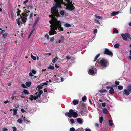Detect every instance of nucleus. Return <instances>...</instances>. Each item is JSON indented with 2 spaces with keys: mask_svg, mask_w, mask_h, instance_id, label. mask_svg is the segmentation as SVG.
<instances>
[{
  "mask_svg": "<svg viewBox=\"0 0 131 131\" xmlns=\"http://www.w3.org/2000/svg\"><path fill=\"white\" fill-rule=\"evenodd\" d=\"M51 22H52V25L53 26V28H50V30L49 32V35L50 36L53 35L57 34L55 30H57V29L59 28V25L61 24L60 21L56 19Z\"/></svg>",
  "mask_w": 131,
  "mask_h": 131,
  "instance_id": "obj_2",
  "label": "nucleus"
},
{
  "mask_svg": "<svg viewBox=\"0 0 131 131\" xmlns=\"http://www.w3.org/2000/svg\"><path fill=\"white\" fill-rule=\"evenodd\" d=\"M31 71L32 72V73L34 74H35L36 73V71L33 69H32Z\"/></svg>",
  "mask_w": 131,
  "mask_h": 131,
  "instance_id": "obj_43",
  "label": "nucleus"
},
{
  "mask_svg": "<svg viewBox=\"0 0 131 131\" xmlns=\"http://www.w3.org/2000/svg\"><path fill=\"white\" fill-rule=\"evenodd\" d=\"M21 21L23 23L26 22V20L27 19V18L24 17H21Z\"/></svg>",
  "mask_w": 131,
  "mask_h": 131,
  "instance_id": "obj_17",
  "label": "nucleus"
},
{
  "mask_svg": "<svg viewBox=\"0 0 131 131\" xmlns=\"http://www.w3.org/2000/svg\"><path fill=\"white\" fill-rule=\"evenodd\" d=\"M100 64L101 67H98L99 69H104V68L107 67L109 65L108 60L104 59H103L100 61Z\"/></svg>",
  "mask_w": 131,
  "mask_h": 131,
  "instance_id": "obj_3",
  "label": "nucleus"
},
{
  "mask_svg": "<svg viewBox=\"0 0 131 131\" xmlns=\"http://www.w3.org/2000/svg\"><path fill=\"white\" fill-rule=\"evenodd\" d=\"M55 3V5L51 8L52 13L56 16L59 14L57 8L61 6V4H63L66 6V9L68 10L72 11L75 8L72 3L70 0H54Z\"/></svg>",
  "mask_w": 131,
  "mask_h": 131,
  "instance_id": "obj_1",
  "label": "nucleus"
},
{
  "mask_svg": "<svg viewBox=\"0 0 131 131\" xmlns=\"http://www.w3.org/2000/svg\"><path fill=\"white\" fill-rule=\"evenodd\" d=\"M119 46V44L118 43H117L114 45V47L115 48H118Z\"/></svg>",
  "mask_w": 131,
  "mask_h": 131,
  "instance_id": "obj_31",
  "label": "nucleus"
},
{
  "mask_svg": "<svg viewBox=\"0 0 131 131\" xmlns=\"http://www.w3.org/2000/svg\"><path fill=\"white\" fill-rule=\"evenodd\" d=\"M20 18H19V19H18L17 20V23L18 25H20Z\"/></svg>",
  "mask_w": 131,
  "mask_h": 131,
  "instance_id": "obj_47",
  "label": "nucleus"
},
{
  "mask_svg": "<svg viewBox=\"0 0 131 131\" xmlns=\"http://www.w3.org/2000/svg\"><path fill=\"white\" fill-rule=\"evenodd\" d=\"M25 123L27 124H29L30 123V121L27 120Z\"/></svg>",
  "mask_w": 131,
  "mask_h": 131,
  "instance_id": "obj_53",
  "label": "nucleus"
},
{
  "mask_svg": "<svg viewBox=\"0 0 131 131\" xmlns=\"http://www.w3.org/2000/svg\"><path fill=\"white\" fill-rule=\"evenodd\" d=\"M77 122L79 124H82L83 123V120L80 118H78L76 119Z\"/></svg>",
  "mask_w": 131,
  "mask_h": 131,
  "instance_id": "obj_8",
  "label": "nucleus"
},
{
  "mask_svg": "<svg viewBox=\"0 0 131 131\" xmlns=\"http://www.w3.org/2000/svg\"><path fill=\"white\" fill-rule=\"evenodd\" d=\"M129 91H128L127 89H124V93L125 95H126L127 96L129 95L130 93Z\"/></svg>",
  "mask_w": 131,
  "mask_h": 131,
  "instance_id": "obj_10",
  "label": "nucleus"
},
{
  "mask_svg": "<svg viewBox=\"0 0 131 131\" xmlns=\"http://www.w3.org/2000/svg\"><path fill=\"white\" fill-rule=\"evenodd\" d=\"M42 93V90H40L38 93V95L36 94V96L31 95L30 97L29 98V99L31 101H32L33 100H36L40 97V95ZM37 93H36V94Z\"/></svg>",
  "mask_w": 131,
  "mask_h": 131,
  "instance_id": "obj_4",
  "label": "nucleus"
},
{
  "mask_svg": "<svg viewBox=\"0 0 131 131\" xmlns=\"http://www.w3.org/2000/svg\"><path fill=\"white\" fill-rule=\"evenodd\" d=\"M108 111L107 110L106 108H104L103 110V112L104 114H107L108 113Z\"/></svg>",
  "mask_w": 131,
  "mask_h": 131,
  "instance_id": "obj_14",
  "label": "nucleus"
},
{
  "mask_svg": "<svg viewBox=\"0 0 131 131\" xmlns=\"http://www.w3.org/2000/svg\"><path fill=\"white\" fill-rule=\"evenodd\" d=\"M95 16L97 18L99 19H101L102 18V17L101 16H97L96 15H95Z\"/></svg>",
  "mask_w": 131,
  "mask_h": 131,
  "instance_id": "obj_46",
  "label": "nucleus"
},
{
  "mask_svg": "<svg viewBox=\"0 0 131 131\" xmlns=\"http://www.w3.org/2000/svg\"><path fill=\"white\" fill-rule=\"evenodd\" d=\"M104 53L105 54H107L108 55L111 56H113L112 53L110 51L109 49L107 48L105 49V51H104Z\"/></svg>",
  "mask_w": 131,
  "mask_h": 131,
  "instance_id": "obj_5",
  "label": "nucleus"
},
{
  "mask_svg": "<svg viewBox=\"0 0 131 131\" xmlns=\"http://www.w3.org/2000/svg\"><path fill=\"white\" fill-rule=\"evenodd\" d=\"M54 69V67L52 66H50L48 68V69L51 70H53Z\"/></svg>",
  "mask_w": 131,
  "mask_h": 131,
  "instance_id": "obj_42",
  "label": "nucleus"
},
{
  "mask_svg": "<svg viewBox=\"0 0 131 131\" xmlns=\"http://www.w3.org/2000/svg\"><path fill=\"white\" fill-rule=\"evenodd\" d=\"M86 100V97L85 96H84L82 98V100L83 102H85Z\"/></svg>",
  "mask_w": 131,
  "mask_h": 131,
  "instance_id": "obj_29",
  "label": "nucleus"
},
{
  "mask_svg": "<svg viewBox=\"0 0 131 131\" xmlns=\"http://www.w3.org/2000/svg\"><path fill=\"white\" fill-rule=\"evenodd\" d=\"M34 30V28L33 30H32L30 32L29 35V36H28V38H29L30 36H31V35L32 34V33Z\"/></svg>",
  "mask_w": 131,
  "mask_h": 131,
  "instance_id": "obj_40",
  "label": "nucleus"
},
{
  "mask_svg": "<svg viewBox=\"0 0 131 131\" xmlns=\"http://www.w3.org/2000/svg\"><path fill=\"white\" fill-rule=\"evenodd\" d=\"M57 61L56 60H55L54 58H53L52 59V62L53 63H55Z\"/></svg>",
  "mask_w": 131,
  "mask_h": 131,
  "instance_id": "obj_56",
  "label": "nucleus"
},
{
  "mask_svg": "<svg viewBox=\"0 0 131 131\" xmlns=\"http://www.w3.org/2000/svg\"><path fill=\"white\" fill-rule=\"evenodd\" d=\"M31 58L34 60H36V57L35 56H34L32 54V53L31 54Z\"/></svg>",
  "mask_w": 131,
  "mask_h": 131,
  "instance_id": "obj_34",
  "label": "nucleus"
},
{
  "mask_svg": "<svg viewBox=\"0 0 131 131\" xmlns=\"http://www.w3.org/2000/svg\"><path fill=\"white\" fill-rule=\"evenodd\" d=\"M73 104L74 105H75L78 104V101L77 100H74L73 101Z\"/></svg>",
  "mask_w": 131,
  "mask_h": 131,
  "instance_id": "obj_30",
  "label": "nucleus"
},
{
  "mask_svg": "<svg viewBox=\"0 0 131 131\" xmlns=\"http://www.w3.org/2000/svg\"><path fill=\"white\" fill-rule=\"evenodd\" d=\"M8 35L7 33L4 34L2 37V38L4 39L6 38L7 37Z\"/></svg>",
  "mask_w": 131,
  "mask_h": 131,
  "instance_id": "obj_24",
  "label": "nucleus"
},
{
  "mask_svg": "<svg viewBox=\"0 0 131 131\" xmlns=\"http://www.w3.org/2000/svg\"><path fill=\"white\" fill-rule=\"evenodd\" d=\"M65 115L66 116L67 115L68 116L69 118H71L72 117V114L70 112L66 113H65Z\"/></svg>",
  "mask_w": 131,
  "mask_h": 131,
  "instance_id": "obj_11",
  "label": "nucleus"
},
{
  "mask_svg": "<svg viewBox=\"0 0 131 131\" xmlns=\"http://www.w3.org/2000/svg\"><path fill=\"white\" fill-rule=\"evenodd\" d=\"M97 30L96 29H95L93 31V34H96L97 33Z\"/></svg>",
  "mask_w": 131,
  "mask_h": 131,
  "instance_id": "obj_51",
  "label": "nucleus"
},
{
  "mask_svg": "<svg viewBox=\"0 0 131 131\" xmlns=\"http://www.w3.org/2000/svg\"><path fill=\"white\" fill-rule=\"evenodd\" d=\"M29 12H30V11H28L26 12V13H22V15L23 16H25L26 17L28 15V14Z\"/></svg>",
  "mask_w": 131,
  "mask_h": 131,
  "instance_id": "obj_16",
  "label": "nucleus"
},
{
  "mask_svg": "<svg viewBox=\"0 0 131 131\" xmlns=\"http://www.w3.org/2000/svg\"><path fill=\"white\" fill-rule=\"evenodd\" d=\"M95 22L96 23H97L99 24H100V22H99L98 20L97 19H95L94 20Z\"/></svg>",
  "mask_w": 131,
  "mask_h": 131,
  "instance_id": "obj_45",
  "label": "nucleus"
},
{
  "mask_svg": "<svg viewBox=\"0 0 131 131\" xmlns=\"http://www.w3.org/2000/svg\"><path fill=\"white\" fill-rule=\"evenodd\" d=\"M103 119V117H100L99 118V122L100 123H102Z\"/></svg>",
  "mask_w": 131,
  "mask_h": 131,
  "instance_id": "obj_32",
  "label": "nucleus"
},
{
  "mask_svg": "<svg viewBox=\"0 0 131 131\" xmlns=\"http://www.w3.org/2000/svg\"><path fill=\"white\" fill-rule=\"evenodd\" d=\"M37 87L39 89H41L42 88L41 86L39 85H38Z\"/></svg>",
  "mask_w": 131,
  "mask_h": 131,
  "instance_id": "obj_52",
  "label": "nucleus"
},
{
  "mask_svg": "<svg viewBox=\"0 0 131 131\" xmlns=\"http://www.w3.org/2000/svg\"><path fill=\"white\" fill-rule=\"evenodd\" d=\"M39 18H37L36 20L35 21L34 24H33V25L32 26L33 27V28L34 27H35V26H36V25L37 24L38 21L39 20Z\"/></svg>",
  "mask_w": 131,
  "mask_h": 131,
  "instance_id": "obj_21",
  "label": "nucleus"
},
{
  "mask_svg": "<svg viewBox=\"0 0 131 131\" xmlns=\"http://www.w3.org/2000/svg\"><path fill=\"white\" fill-rule=\"evenodd\" d=\"M119 81H116L115 82V84L116 85H118L119 84Z\"/></svg>",
  "mask_w": 131,
  "mask_h": 131,
  "instance_id": "obj_59",
  "label": "nucleus"
},
{
  "mask_svg": "<svg viewBox=\"0 0 131 131\" xmlns=\"http://www.w3.org/2000/svg\"><path fill=\"white\" fill-rule=\"evenodd\" d=\"M85 131H91V130L90 129L87 128L85 129Z\"/></svg>",
  "mask_w": 131,
  "mask_h": 131,
  "instance_id": "obj_55",
  "label": "nucleus"
},
{
  "mask_svg": "<svg viewBox=\"0 0 131 131\" xmlns=\"http://www.w3.org/2000/svg\"><path fill=\"white\" fill-rule=\"evenodd\" d=\"M119 13V12L118 11L113 12L111 13V16H114L118 15Z\"/></svg>",
  "mask_w": 131,
  "mask_h": 131,
  "instance_id": "obj_12",
  "label": "nucleus"
},
{
  "mask_svg": "<svg viewBox=\"0 0 131 131\" xmlns=\"http://www.w3.org/2000/svg\"><path fill=\"white\" fill-rule=\"evenodd\" d=\"M113 32L114 34H118V30L115 28H114L113 29Z\"/></svg>",
  "mask_w": 131,
  "mask_h": 131,
  "instance_id": "obj_20",
  "label": "nucleus"
},
{
  "mask_svg": "<svg viewBox=\"0 0 131 131\" xmlns=\"http://www.w3.org/2000/svg\"><path fill=\"white\" fill-rule=\"evenodd\" d=\"M108 123L110 126H112L113 124V123L112 120H109L108 121Z\"/></svg>",
  "mask_w": 131,
  "mask_h": 131,
  "instance_id": "obj_26",
  "label": "nucleus"
},
{
  "mask_svg": "<svg viewBox=\"0 0 131 131\" xmlns=\"http://www.w3.org/2000/svg\"><path fill=\"white\" fill-rule=\"evenodd\" d=\"M60 14L62 16H63L64 15L65 13L64 11L61 10L60 12Z\"/></svg>",
  "mask_w": 131,
  "mask_h": 131,
  "instance_id": "obj_33",
  "label": "nucleus"
},
{
  "mask_svg": "<svg viewBox=\"0 0 131 131\" xmlns=\"http://www.w3.org/2000/svg\"><path fill=\"white\" fill-rule=\"evenodd\" d=\"M17 122L19 124L23 122V120L22 119L21 117L20 118L18 119L17 120Z\"/></svg>",
  "mask_w": 131,
  "mask_h": 131,
  "instance_id": "obj_23",
  "label": "nucleus"
},
{
  "mask_svg": "<svg viewBox=\"0 0 131 131\" xmlns=\"http://www.w3.org/2000/svg\"><path fill=\"white\" fill-rule=\"evenodd\" d=\"M83 111H80V113L81 115L82 116L84 115Z\"/></svg>",
  "mask_w": 131,
  "mask_h": 131,
  "instance_id": "obj_61",
  "label": "nucleus"
},
{
  "mask_svg": "<svg viewBox=\"0 0 131 131\" xmlns=\"http://www.w3.org/2000/svg\"><path fill=\"white\" fill-rule=\"evenodd\" d=\"M18 110L17 109H13V116L16 115L17 113Z\"/></svg>",
  "mask_w": 131,
  "mask_h": 131,
  "instance_id": "obj_19",
  "label": "nucleus"
},
{
  "mask_svg": "<svg viewBox=\"0 0 131 131\" xmlns=\"http://www.w3.org/2000/svg\"><path fill=\"white\" fill-rule=\"evenodd\" d=\"M26 85L28 87H29L31 85V83L30 82H27L26 83Z\"/></svg>",
  "mask_w": 131,
  "mask_h": 131,
  "instance_id": "obj_22",
  "label": "nucleus"
},
{
  "mask_svg": "<svg viewBox=\"0 0 131 131\" xmlns=\"http://www.w3.org/2000/svg\"><path fill=\"white\" fill-rule=\"evenodd\" d=\"M77 131H84L83 128H80L76 129Z\"/></svg>",
  "mask_w": 131,
  "mask_h": 131,
  "instance_id": "obj_36",
  "label": "nucleus"
},
{
  "mask_svg": "<svg viewBox=\"0 0 131 131\" xmlns=\"http://www.w3.org/2000/svg\"><path fill=\"white\" fill-rule=\"evenodd\" d=\"M12 128L13 129V131H16L17 128L15 127H13Z\"/></svg>",
  "mask_w": 131,
  "mask_h": 131,
  "instance_id": "obj_58",
  "label": "nucleus"
},
{
  "mask_svg": "<svg viewBox=\"0 0 131 131\" xmlns=\"http://www.w3.org/2000/svg\"><path fill=\"white\" fill-rule=\"evenodd\" d=\"M64 26L66 27H69L71 26V25L69 23H66L64 24Z\"/></svg>",
  "mask_w": 131,
  "mask_h": 131,
  "instance_id": "obj_27",
  "label": "nucleus"
},
{
  "mask_svg": "<svg viewBox=\"0 0 131 131\" xmlns=\"http://www.w3.org/2000/svg\"><path fill=\"white\" fill-rule=\"evenodd\" d=\"M33 14V12H31L30 14V16L29 17V18L31 19L32 16Z\"/></svg>",
  "mask_w": 131,
  "mask_h": 131,
  "instance_id": "obj_39",
  "label": "nucleus"
},
{
  "mask_svg": "<svg viewBox=\"0 0 131 131\" xmlns=\"http://www.w3.org/2000/svg\"><path fill=\"white\" fill-rule=\"evenodd\" d=\"M29 75L31 77H33L34 76V75L32 74V73L31 72H30L29 73Z\"/></svg>",
  "mask_w": 131,
  "mask_h": 131,
  "instance_id": "obj_60",
  "label": "nucleus"
},
{
  "mask_svg": "<svg viewBox=\"0 0 131 131\" xmlns=\"http://www.w3.org/2000/svg\"><path fill=\"white\" fill-rule=\"evenodd\" d=\"M88 73L91 75H94L96 73V72L90 69L88 72Z\"/></svg>",
  "mask_w": 131,
  "mask_h": 131,
  "instance_id": "obj_7",
  "label": "nucleus"
},
{
  "mask_svg": "<svg viewBox=\"0 0 131 131\" xmlns=\"http://www.w3.org/2000/svg\"><path fill=\"white\" fill-rule=\"evenodd\" d=\"M21 86L23 88H27V87H26V86L24 84H21Z\"/></svg>",
  "mask_w": 131,
  "mask_h": 131,
  "instance_id": "obj_48",
  "label": "nucleus"
},
{
  "mask_svg": "<svg viewBox=\"0 0 131 131\" xmlns=\"http://www.w3.org/2000/svg\"><path fill=\"white\" fill-rule=\"evenodd\" d=\"M123 86L122 85H119L118 86V89L120 90H122L123 88Z\"/></svg>",
  "mask_w": 131,
  "mask_h": 131,
  "instance_id": "obj_37",
  "label": "nucleus"
},
{
  "mask_svg": "<svg viewBox=\"0 0 131 131\" xmlns=\"http://www.w3.org/2000/svg\"><path fill=\"white\" fill-rule=\"evenodd\" d=\"M21 118L23 120V121L24 120V121L25 122L27 120L25 119L26 117H24L23 116H21Z\"/></svg>",
  "mask_w": 131,
  "mask_h": 131,
  "instance_id": "obj_38",
  "label": "nucleus"
},
{
  "mask_svg": "<svg viewBox=\"0 0 131 131\" xmlns=\"http://www.w3.org/2000/svg\"><path fill=\"white\" fill-rule=\"evenodd\" d=\"M23 93L25 94H29V92L26 89H24V90L23 91Z\"/></svg>",
  "mask_w": 131,
  "mask_h": 131,
  "instance_id": "obj_25",
  "label": "nucleus"
},
{
  "mask_svg": "<svg viewBox=\"0 0 131 131\" xmlns=\"http://www.w3.org/2000/svg\"><path fill=\"white\" fill-rule=\"evenodd\" d=\"M25 1H24L23 4H26L29 1L28 0H25Z\"/></svg>",
  "mask_w": 131,
  "mask_h": 131,
  "instance_id": "obj_57",
  "label": "nucleus"
},
{
  "mask_svg": "<svg viewBox=\"0 0 131 131\" xmlns=\"http://www.w3.org/2000/svg\"><path fill=\"white\" fill-rule=\"evenodd\" d=\"M127 90L129 92H131V86L128 85L127 88Z\"/></svg>",
  "mask_w": 131,
  "mask_h": 131,
  "instance_id": "obj_28",
  "label": "nucleus"
},
{
  "mask_svg": "<svg viewBox=\"0 0 131 131\" xmlns=\"http://www.w3.org/2000/svg\"><path fill=\"white\" fill-rule=\"evenodd\" d=\"M75 129L74 127H72L70 128L69 131H75Z\"/></svg>",
  "mask_w": 131,
  "mask_h": 131,
  "instance_id": "obj_44",
  "label": "nucleus"
},
{
  "mask_svg": "<svg viewBox=\"0 0 131 131\" xmlns=\"http://www.w3.org/2000/svg\"><path fill=\"white\" fill-rule=\"evenodd\" d=\"M45 37L47 39H48L49 38V35L47 34H46L45 35Z\"/></svg>",
  "mask_w": 131,
  "mask_h": 131,
  "instance_id": "obj_54",
  "label": "nucleus"
},
{
  "mask_svg": "<svg viewBox=\"0 0 131 131\" xmlns=\"http://www.w3.org/2000/svg\"><path fill=\"white\" fill-rule=\"evenodd\" d=\"M102 105L103 107H105L106 106V103H102Z\"/></svg>",
  "mask_w": 131,
  "mask_h": 131,
  "instance_id": "obj_62",
  "label": "nucleus"
},
{
  "mask_svg": "<svg viewBox=\"0 0 131 131\" xmlns=\"http://www.w3.org/2000/svg\"><path fill=\"white\" fill-rule=\"evenodd\" d=\"M66 57L67 59V60L70 59L71 58V57L69 56H66Z\"/></svg>",
  "mask_w": 131,
  "mask_h": 131,
  "instance_id": "obj_64",
  "label": "nucleus"
},
{
  "mask_svg": "<svg viewBox=\"0 0 131 131\" xmlns=\"http://www.w3.org/2000/svg\"><path fill=\"white\" fill-rule=\"evenodd\" d=\"M69 112L72 114V116L74 118H76L77 117L78 114L76 112H74L73 110H70L69 111Z\"/></svg>",
  "mask_w": 131,
  "mask_h": 131,
  "instance_id": "obj_6",
  "label": "nucleus"
},
{
  "mask_svg": "<svg viewBox=\"0 0 131 131\" xmlns=\"http://www.w3.org/2000/svg\"><path fill=\"white\" fill-rule=\"evenodd\" d=\"M126 35H127V33H125V34H122L121 35V36L122 37L123 39L125 40H127V38H126Z\"/></svg>",
  "mask_w": 131,
  "mask_h": 131,
  "instance_id": "obj_9",
  "label": "nucleus"
},
{
  "mask_svg": "<svg viewBox=\"0 0 131 131\" xmlns=\"http://www.w3.org/2000/svg\"><path fill=\"white\" fill-rule=\"evenodd\" d=\"M106 90H101L100 91V92L101 93H103V92H106Z\"/></svg>",
  "mask_w": 131,
  "mask_h": 131,
  "instance_id": "obj_50",
  "label": "nucleus"
},
{
  "mask_svg": "<svg viewBox=\"0 0 131 131\" xmlns=\"http://www.w3.org/2000/svg\"><path fill=\"white\" fill-rule=\"evenodd\" d=\"M126 38L127 39L126 40H131V36L127 33Z\"/></svg>",
  "mask_w": 131,
  "mask_h": 131,
  "instance_id": "obj_13",
  "label": "nucleus"
},
{
  "mask_svg": "<svg viewBox=\"0 0 131 131\" xmlns=\"http://www.w3.org/2000/svg\"><path fill=\"white\" fill-rule=\"evenodd\" d=\"M109 93L111 94H113L114 92V90L113 88H111L110 90L109 91Z\"/></svg>",
  "mask_w": 131,
  "mask_h": 131,
  "instance_id": "obj_15",
  "label": "nucleus"
},
{
  "mask_svg": "<svg viewBox=\"0 0 131 131\" xmlns=\"http://www.w3.org/2000/svg\"><path fill=\"white\" fill-rule=\"evenodd\" d=\"M21 111L23 113H24L26 112L25 111L24 109L22 108L21 109Z\"/></svg>",
  "mask_w": 131,
  "mask_h": 131,
  "instance_id": "obj_63",
  "label": "nucleus"
},
{
  "mask_svg": "<svg viewBox=\"0 0 131 131\" xmlns=\"http://www.w3.org/2000/svg\"><path fill=\"white\" fill-rule=\"evenodd\" d=\"M70 121L71 122V123L72 124H73L74 122V119L72 118L70 119Z\"/></svg>",
  "mask_w": 131,
  "mask_h": 131,
  "instance_id": "obj_49",
  "label": "nucleus"
},
{
  "mask_svg": "<svg viewBox=\"0 0 131 131\" xmlns=\"http://www.w3.org/2000/svg\"><path fill=\"white\" fill-rule=\"evenodd\" d=\"M58 30H59V31L60 32L61 31H63V28L61 27V24H60L59 25Z\"/></svg>",
  "mask_w": 131,
  "mask_h": 131,
  "instance_id": "obj_18",
  "label": "nucleus"
},
{
  "mask_svg": "<svg viewBox=\"0 0 131 131\" xmlns=\"http://www.w3.org/2000/svg\"><path fill=\"white\" fill-rule=\"evenodd\" d=\"M13 106L14 107H15V108H18L19 107V105L17 104H15Z\"/></svg>",
  "mask_w": 131,
  "mask_h": 131,
  "instance_id": "obj_35",
  "label": "nucleus"
},
{
  "mask_svg": "<svg viewBox=\"0 0 131 131\" xmlns=\"http://www.w3.org/2000/svg\"><path fill=\"white\" fill-rule=\"evenodd\" d=\"M61 41H62V42H63L64 41V37L62 36L60 38Z\"/></svg>",
  "mask_w": 131,
  "mask_h": 131,
  "instance_id": "obj_41",
  "label": "nucleus"
}]
</instances>
